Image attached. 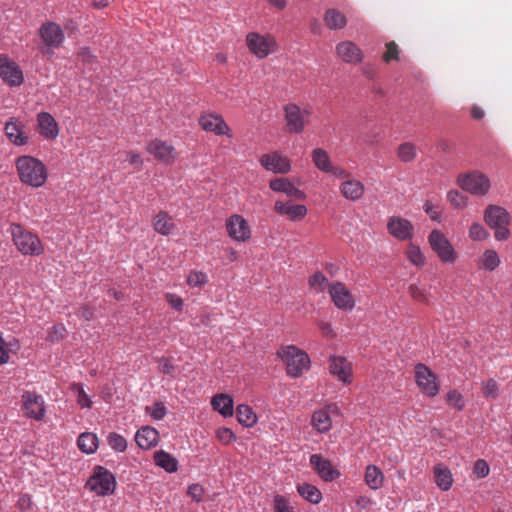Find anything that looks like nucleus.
Segmentation results:
<instances>
[{"label":"nucleus","instance_id":"34","mask_svg":"<svg viewBox=\"0 0 512 512\" xmlns=\"http://www.w3.org/2000/svg\"><path fill=\"white\" fill-rule=\"evenodd\" d=\"M236 417L238 422L244 427H253L257 423L256 413L250 406L245 404L237 406Z\"/></svg>","mask_w":512,"mask_h":512},{"label":"nucleus","instance_id":"24","mask_svg":"<svg viewBox=\"0 0 512 512\" xmlns=\"http://www.w3.org/2000/svg\"><path fill=\"white\" fill-rule=\"evenodd\" d=\"M37 129L46 139H55L59 134V127L53 116L47 112L37 115Z\"/></svg>","mask_w":512,"mask_h":512},{"label":"nucleus","instance_id":"19","mask_svg":"<svg viewBox=\"0 0 512 512\" xmlns=\"http://www.w3.org/2000/svg\"><path fill=\"white\" fill-rule=\"evenodd\" d=\"M274 211L282 216H286L290 221H300L307 215V207L302 204H294L291 200H277L274 205Z\"/></svg>","mask_w":512,"mask_h":512},{"label":"nucleus","instance_id":"10","mask_svg":"<svg viewBox=\"0 0 512 512\" xmlns=\"http://www.w3.org/2000/svg\"><path fill=\"white\" fill-rule=\"evenodd\" d=\"M88 484L90 485V489L97 495L105 496L114 492L116 487V480L110 471L101 466H98L96 467L95 473L90 478Z\"/></svg>","mask_w":512,"mask_h":512},{"label":"nucleus","instance_id":"8","mask_svg":"<svg viewBox=\"0 0 512 512\" xmlns=\"http://www.w3.org/2000/svg\"><path fill=\"white\" fill-rule=\"evenodd\" d=\"M146 151L152 155L157 161L172 165L178 158V151L168 141L156 138L147 143Z\"/></svg>","mask_w":512,"mask_h":512},{"label":"nucleus","instance_id":"54","mask_svg":"<svg viewBox=\"0 0 512 512\" xmlns=\"http://www.w3.org/2000/svg\"><path fill=\"white\" fill-rule=\"evenodd\" d=\"M165 299L168 304L175 310L181 311L183 308V299L174 293H166Z\"/></svg>","mask_w":512,"mask_h":512},{"label":"nucleus","instance_id":"56","mask_svg":"<svg viewBox=\"0 0 512 512\" xmlns=\"http://www.w3.org/2000/svg\"><path fill=\"white\" fill-rule=\"evenodd\" d=\"M509 224H503L499 226L492 227L495 230L494 237L498 241H504L509 238L510 231L508 229Z\"/></svg>","mask_w":512,"mask_h":512},{"label":"nucleus","instance_id":"52","mask_svg":"<svg viewBox=\"0 0 512 512\" xmlns=\"http://www.w3.org/2000/svg\"><path fill=\"white\" fill-rule=\"evenodd\" d=\"M274 512H293V508L290 506L289 501L282 495H276L274 497Z\"/></svg>","mask_w":512,"mask_h":512},{"label":"nucleus","instance_id":"6","mask_svg":"<svg viewBox=\"0 0 512 512\" xmlns=\"http://www.w3.org/2000/svg\"><path fill=\"white\" fill-rule=\"evenodd\" d=\"M246 44L249 51L259 59L268 57L278 49L277 41L271 34L250 32L246 36Z\"/></svg>","mask_w":512,"mask_h":512},{"label":"nucleus","instance_id":"5","mask_svg":"<svg viewBox=\"0 0 512 512\" xmlns=\"http://www.w3.org/2000/svg\"><path fill=\"white\" fill-rule=\"evenodd\" d=\"M457 184L462 190L476 196L486 195L491 188L489 177L477 170L459 174Z\"/></svg>","mask_w":512,"mask_h":512},{"label":"nucleus","instance_id":"13","mask_svg":"<svg viewBox=\"0 0 512 512\" xmlns=\"http://www.w3.org/2000/svg\"><path fill=\"white\" fill-rule=\"evenodd\" d=\"M226 232L236 242H245L251 238V230L247 221L240 215H232L226 222Z\"/></svg>","mask_w":512,"mask_h":512},{"label":"nucleus","instance_id":"37","mask_svg":"<svg viewBox=\"0 0 512 512\" xmlns=\"http://www.w3.org/2000/svg\"><path fill=\"white\" fill-rule=\"evenodd\" d=\"M298 493L307 501L318 504L322 500L321 491L314 485L302 483L297 485Z\"/></svg>","mask_w":512,"mask_h":512},{"label":"nucleus","instance_id":"50","mask_svg":"<svg viewBox=\"0 0 512 512\" xmlns=\"http://www.w3.org/2000/svg\"><path fill=\"white\" fill-rule=\"evenodd\" d=\"M326 282H327V278L320 271L315 272L309 278V285L318 291L324 290V286H325Z\"/></svg>","mask_w":512,"mask_h":512},{"label":"nucleus","instance_id":"46","mask_svg":"<svg viewBox=\"0 0 512 512\" xmlns=\"http://www.w3.org/2000/svg\"><path fill=\"white\" fill-rule=\"evenodd\" d=\"M407 256L410 262L416 266L425 264V257L417 246L411 245L407 250Z\"/></svg>","mask_w":512,"mask_h":512},{"label":"nucleus","instance_id":"31","mask_svg":"<svg viewBox=\"0 0 512 512\" xmlns=\"http://www.w3.org/2000/svg\"><path fill=\"white\" fill-rule=\"evenodd\" d=\"M434 478L436 485L443 491L449 490L453 484L450 469L442 463L434 466Z\"/></svg>","mask_w":512,"mask_h":512},{"label":"nucleus","instance_id":"39","mask_svg":"<svg viewBox=\"0 0 512 512\" xmlns=\"http://www.w3.org/2000/svg\"><path fill=\"white\" fill-rule=\"evenodd\" d=\"M314 165L322 172L327 173L329 168L333 165L329 154L322 148H315L311 154Z\"/></svg>","mask_w":512,"mask_h":512},{"label":"nucleus","instance_id":"53","mask_svg":"<svg viewBox=\"0 0 512 512\" xmlns=\"http://www.w3.org/2000/svg\"><path fill=\"white\" fill-rule=\"evenodd\" d=\"M398 46L397 44L392 41L386 44V52L383 55V60L385 62H390L391 60H397L398 59Z\"/></svg>","mask_w":512,"mask_h":512},{"label":"nucleus","instance_id":"41","mask_svg":"<svg viewBox=\"0 0 512 512\" xmlns=\"http://www.w3.org/2000/svg\"><path fill=\"white\" fill-rule=\"evenodd\" d=\"M107 440L110 447L115 451L124 452L127 448L126 439L118 433H110L107 437Z\"/></svg>","mask_w":512,"mask_h":512},{"label":"nucleus","instance_id":"61","mask_svg":"<svg viewBox=\"0 0 512 512\" xmlns=\"http://www.w3.org/2000/svg\"><path fill=\"white\" fill-rule=\"evenodd\" d=\"M423 208L432 220L437 221L440 219V211L431 201H426Z\"/></svg>","mask_w":512,"mask_h":512},{"label":"nucleus","instance_id":"16","mask_svg":"<svg viewBox=\"0 0 512 512\" xmlns=\"http://www.w3.org/2000/svg\"><path fill=\"white\" fill-rule=\"evenodd\" d=\"M387 230L397 240L406 241L412 238L414 227L409 220L399 216H392L388 219Z\"/></svg>","mask_w":512,"mask_h":512},{"label":"nucleus","instance_id":"63","mask_svg":"<svg viewBox=\"0 0 512 512\" xmlns=\"http://www.w3.org/2000/svg\"><path fill=\"white\" fill-rule=\"evenodd\" d=\"M77 316L80 317L81 319H84L86 321H89L93 318L94 316V312L93 310L86 306V305H83L81 307H79L77 309V312H76Z\"/></svg>","mask_w":512,"mask_h":512},{"label":"nucleus","instance_id":"44","mask_svg":"<svg viewBox=\"0 0 512 512\" xmlns=\"http://www.w3.org/2000/svg\"><path fill=\"white\" fill-rule=\"evenodd\" d=\"M446 401L450 406L456 408L459 411L462 410L465 406L463 396L456 390H451L447 393Z\"/></svg>","mask_w":512,"mask_h":512},{"label":"nucleus","instance_id":"62","mask_svg":"<svg viewBox=\"0 0 512 512\" xmlns=\"http://www.w3.org/2000/svg\"><path fill=\"white\" fill-rule=\"evenodd\" d=\"M126 159L131 165H135L138 170L142 168L143 160L139 153L134 151H128L126 153Z\"/></svg>","mask_w":512,"mask_h":512},{"label":"nucleus","instance_id":"20","mask_svg":"<svg viewBox=\"0 0 512 512\" xmlns=\"http://www.w3.org/2000/svg\"><path fill=\"white\" fill-rule=\"evenodd\" d=\"M330 373L339 381L350 384L352 381V365L342 356H332L329 364Z\"/></svg>","mask_w":512,"mask_h":512},{"label":"nucleus","instance_id":"32","mask_svg":"<svg viewBox=\"0 0 512 512\" xmlns=\"http://www.w3.org/2000/svg\"><path fill=\"white\" fill-rule=\"evenodd\" d=\"M199 124L207 132H214L217 135L224 133V121L221 116L214 114L202 115L199 119Z\"/></svg>","mask_w":512,"mask_h":512},{"label":"nucleus","instance_id":"26","mask_svg":"<svg viewBox=\"0 0 512 512\" xmlns=\"http://www.w3.org/2000/svg\"><path fill=\"white\" fill-rule=\"evenodd\" d=\"M5 134L10 142L17 146L26 145L28 136L24 131V126L16 118H11L5 125Z\"/></svg>","mask_w":512,"mask_h":512},{"label":"nucleus","instance_id":"55","mask_svg":"<svg viewBox=\"0 0 512 512\" xmlns=\"http://www.w3.org/2000/svg\"><path fill=\"white\" fill-rule=\"evenodd\" d=\"M473 470L474 473L480 478L486 477L490 471L486 461L481 459L475 462Z\"/></svg>","mask_w":512,"mask_h":512},{"label":"nucleus","instance_id":"15","mask_svg":"<svg viewBox=\"0 0 512 512\" xmlns=\"http://www.w3.org/2000/svg\"><path fill=\"white\" fill-rule=\"evenodd\" d=\"M22 402L26 416L35 420H42L45 415V406L41 395H38L35 392L26 391L22 395Z\"/></svg>","mask_w":512,"mask_h":512},{"label":"nucleus","instance_id":"22","mask_svg":"<svg viewBox=\"0 0 512 512\" xmlns=\"http://www.w3.org/2000/svg\"><path fill=\"white\" fill-rule=\"evenodd\" d=\"M269 187L274 192L284 193L296 200H304L306 198L305 193L298 189L288 178H275L270 181Z\"/></svg>","mask_w":512,"mask_h":512},{"label":"nucleus","instance_id":"48","mask_svg":"<svg viewBox=\"0 0 512 512\" xmlns=\"http://www.w3.org/2000/svg\"><path fill=\"white\" fill-rule=\"evenodd\" d=\"M447 199L455 208H462L466 205L467 197L457 190L447 193Z\"/></svg>","mask_w":512,"mask_h":512},{"label":"nucleus","instance_id":"64","mask_svg":"<svg viewBox=\"0 0 512 512\" xmlns=\"http://www.w3.org/2000/svg\"><path fill=\"white\" fill-rule=\"evenodd\" d=\"M159 369L164 374H172L175 370L174 365L166 358L159 360Z\"/></svg>","mask_w":512,"mask_h":512},{"label":"nucleus","instance_id":"43","mask_svg":"<svg viewBox=\"0 0 512 512\" xmlns=\"http://www.w3.org/2000/svg\"><path fill=\"white\" fill-rule=\"evenodd\" d=\"M482 392L484 397L495 399L498 397L499 388L498 384L494 379H488L482 383Z\"/></svg>","mask_w":512,"mask_h":512},{"label":"nucleus","instance_id":"51","mask_svg":"<svg viewBox=\"0 0 512 512\" xmlns=\"http://www.w3.org/2000/svg\"><path fill=\"white\" fill-rule=\"evenodd\" d=\"M146 412L149 413L154 420H161L166 415V407L163 403L156 402L152 407H146Z\"/></svg>","mask_w":512,"mask_h":512},{"label":"nucleus","instance_id":"12","mask_svg":"<svg viewBox=\"0 0 512 512\" xmlns=\"http://www.w3.org/2000/svg\"><path fill=\"white\" fill-rule=\"evenodd\" d=\"M0 78L10 87H18L24 82L23 72L18 64L4 54H0Z\"/></svg>","mask_w":512,"mask_h":512},{"label":"nucleus","instance_id":"1","mask_svg":"<svg viewBox=\"0 0 512 512\" xmlns=\"http://www.w3.org/2000/svg\"><path fill=\"white\" fill-rule=\"evenodd\" d=\"M16 169L20 181L33 188L42 187L47 181L48 171L45 164L33 156L18 157Z\"/></svg>","mask_w":512,"mask_h":512},{"label":"nucleus","instance_id":"30","mask_svg":"<svg viewBox=\"0 0 512 512\" xmlns=\"http://www.w3.org/2000/svg\"><path fill=\"white\" fill-rule=\"evenodd\" d=\"M364 481L372 490L380 489L384 484V474L376 465H368L365 469Z\"/></svg>","mask_w":512,"mask_h":512},{"label":"nucleus","instance_id":"49","mask_svg":"<svg viewBox=\"0 0 512 512\" xmlns=\"http://www.w3.org/2000/svg\"><path fill=\"white\" fill-rule=\"evenodd\" d=\"M408 293L415 301L421 303H428V297L425 290L418 286L417 284H411L408 287Z\"/></svg>","mask_w":512,"mask_h":512},{"label":"nucleus","instance_id":"4","mask_svg":"<svg viewBox=\"0 0 512 512\" xmlns=\"http://www.w3.org/2000/svg\"><path fill=\"white\" fill-rule=\"evenodd\" d=\"M39 36L43 41L41 53L47 57H52L54 49L60 48L65 40V34L61 26L51 21H47L40 26Z\"/></svg>","mask_w":512,"mask_h":512},{"label":"nucleus","instance_id":"23","mask_svg":"<svg viewBox=\"0 0 512 512\" xmlns=\"http://www.w3.org/2000/svg\"><path fill=\"white\" fill-rule=\"evenodd\" d=\"M339 192L346 200L356 202L363 197L365 186L360 180L350 178L340 183Z\"/></svg>","mask_w":512,"mask_h":512},{"label":"nucleus","instance_id":"7","mask_svg":"<svg viewBox=\"0 0 512 512\" xmlns=\"http://www.w3.org/2000/svg\"><path fill=\"white\" fill-rule=\"evenodd\" d=\"M428 242L442 263L452 264L456 261L457 252L441 231L432 230L428 236Z\"/></svg>","mask_w":512,"mask_h":512},{"label":"nucleus","instance_id":"21","mask_svg":"<svg viewBox=\"0 0 512 512\" xmlns=\"http://www.w3.org/2000/svg\"><path fill=\"white\" fill-rule=\"evenodd\" d=\"M338 57L345 63L358 64L363 59L361 49L352 41H342L336 46Z\"/></svg>","mask_w":512,"mask_h":512},{"label":"nucleus","instance_id":"29","mask_svg":"<svg viewBox=\"0 0 512 512\" xmlns=\"http://www.w3.org/2000/svg\"><path fill=\"white\" fill-rule=\"evenodd\" d=\"M500 263V257L493 249H486L476 260L477 267L486 271H494Z\"/></svg>","mask_w":512,"mask_h":512},{"label":"nucleus","instance_id":"47","mask_svg":"<svg viewBox=\"0 0 512 512\" xmlns=\"http://www.w3.org/2000/svg\"><path fill=\"white\" fill-rule=\"evenodd\" d=\"M72 389L77 393V402L82 408H90L92 401L81 384H73Z\"/></svg>","mask_w":512,"mask_h":512},{"label":"nucleus","instance_id":"3","mask_svg":"<svg viewBox=\"0 0 512 512\" xmlns=\"http://www.w3.org/2000/svg\"><path fill=\"white\" fill-rule=\"evenodd\" d=\"M9 230L15 246L23 255L37 256L43 253L44 247L36 234L17 223H12Z\"/></svg>","mask_w":512,"mask_h":512},{"label":"nucleus","instance_id":"33","mask_svg":"<svg viewBox=\"0 0 512 512\" xmlns=\"http://www.w3.org/2000/svg\"><path fill=\"white\" fill-rule=\"evenodd\" d=\"M311 425L319 433H326L331 429L332 420L327 410L319 409L312 414Z\"/></svg>","mask_w":512,"mask_h":512},{"label":"nucleus","instance_id":"18","mask_svg":"<svg viewBox=\"0 0 512 512\" xmlns=\"http://www.w3.org/2000/svg\"><path fill=\"white\" fill-rule=\"evenodd\" d=\"M260 164L273 173L285 174L291 169L290 160L277 152L264 154L260 158Z\"/></svg>","mask_w":512,"mask_h":512},{"label":"nucleus","instance_id":"40","mask_svg":"<svg viewBox=\"0 0 512 512\" xmlns=\"http://www.w3.org/2000/svg\"><path fill=\"white\" fill-rule=\"evenodd\" d=\"M417 155L416 146L413 143L405 142L398 147L397 156L403 162H411Z\"/></svg>","mask_w":512,"mask_h":512},{"label":"nucleus","instance_id":"17","mask_svg":"<svg viewBox=\"0 0 512 512\" xmlns=\"http://www.w3.org/2000/svg\"><path fill=\"white\" fill-rule=\"evenodd\" d=\"M310 465L326 482L334 481L340 476V472L333 467L332 463L320 454L310 456Z\"/></svg>","mask_w":512,"mask_h":512},{"label":"nucleus","instance_id":"35","mask_svg":"<svg viewBox=\"0 0 512 512\" xmlns=\"http://www.w3.org/2000/svg\"><path fill=\"white\" fill-rule=\"evenodd\" d=\"M154 462L157 466L163 468L169 473L176 472L178 469L177 460L163 450L157 451L154 454Z\"/></svg>","mask_w":512,"mask_h":512},{"label":"nucleus","instance_id":"60","mask_svg":"<svg viewBox=\"0 0 512 512\" xmlns=\"http://www.w3.org/2000/svg\"><path fill=\"white\" fill-rule=\"evenodd\" d=\"M187 493L193 500L200 501L202 499L204 489L199 484H192L188 487Z\"/></svg>","mask_w":512,"mask_h":512},{"label":"nucleus","instance_id":"59","mask_svg":"<svg viewBox=\"0 0 512 512\" xmlns=\"http://www.w3.org/2000/svg\"><path fill=\"white\" fill-rule=\"evenodd\" d=\"M80 60L87 65H93L96 61V57L91 53L90 49L84 47L78 54Z\"/></svg>","mask_w":512,"mask_h":512},{"label":"nucleus","instance_id":"45","mask_svg":"<svg viewBox=\"0 0 512 512\" xmlns=\"http://www.w3.org/2000/svg\"><path fill=\"white\" fill-rule=\"evenodd\" d=\"M208 282V277L205 273L199 271H192L187 277V283L191 287H201Z\"/></svg>","mask_w":512,"mask_h":512},{"label":"nucleus","instance_id":"25","mask_svg":"<svg viewBox=\"0 0 512 512\" xmlns=\"http://www.w3.org/2000/svg\"><path fill=\"white\" fill-rule=\"evenodd\" d=\"M510 214L508 211L497 205H489L484 212V220L486 224L492 228L495 226L510 224Z\"/></svg>","mask_w":512,"mask_h":512},{"label":"nucleus","instance_id":"27","mask_svg":"<svg viewBox=\"0 0 512 512\" xmlns=\"http://www.w3.org/2000/svg\"><path fill=\"white\" fill-rule=\"evenodd\" d=\"M135 441L141 449L155 447L159 441L158 431L150 426H143L136 432Z\"/></svg>","mask_w":512,"mask_h":512},{"label":"nucleus","instance_id":"42","mask_svg":"<svg viewBox=\"0 0 512 512\" xmlns=\"http://www.w3.org/2000/svg\"><path fill=\"white\" fill-rule=\"evenodd\" d=\"M489 236V233L480 223H473L469 228V237L473 241H482Z\"/></svg>","mask_w":512,"mask_h":512},{"label":"nucleus","instance_id":"11","mask_svg":"<svg viewBox=\"0 0 512 512\" xmlns=\"http://www.w3.org/2000/svg\"><path fill=\"white\" fill-rule=\"evenodd\" d=\"M284 112L288 131L296 134L303 132L310 116V111L308 109H301L294 103H289L284 107Z\"/></svg>","mask_w":512,"mask_h":512},{"label":"nucleus","instance_id":"38","mask_svg":"<svg viewBox=\"0 0 512 512\" xmlns=\"http://www.w3.org/2000/svg\"><path fill=\"white\" fill-rule=\"evenodd\" d=\"M325 23L333 30L342 29L346 26L347 19L344 14L336 9H329L325 13Z\"/></svg>","mask_w":512,"mask_h":512},{"label":"nucleus","instance_id":"57","mask_svg":"<svg viewBox=\"0 0 512 512\" xmlns=\"http://www.w3.org/2000/svg\"><path fill=\"white\" fill-rule=\"evenodd\" d=\"M213 409L224 416V393H218L211 400Z\"/></svg>","mask_w":512,"mask_h":512},{"label":"nucleus","instance_id":"58","mask_svg":"<svg viewBox=\"0 0 512 512\" xmlns=\"http://www.w3.org/2000/svg\"><path fill=\"white\" fill-rule=\"evenodd\" d=\"M327 173H331L336 178L342 179L343 181L351 178L350 177L351 176L350 173L347 170H345L344 168L340 167V166L332 165L329 168V170L327 171Z\"/></svg>","mask_w":512,"mask_h":512},{"label":"nucleus","instance_id":"9","mask_svg":"<svg viewBox=\"0 0 512 512\" xmlns=\"http://www.w3.org/2000/svg\"><path fill=\"white\" fill-rule=\"evenodd\" d=\"M415 381L421 392L427 397H435L439 392L436 375L425 364L418 363L415 368Z\"/></svg>","mask_w":512,"mask_h":512},{"label":"nucleus","instance_id":"28","mask_svg":"<svg viewBox=\"0 0 512 512\" xmlns=\"http://www.w3.org/2000/svg\"><path fill=\"white\" fill-rule=\"evenodd\" d=\"M154 230L164 236L172 234L176 225L173 217L166 211H159L152 220Z\"/></svg>","mask_w":512,"mask_h":512},{"label":"nucleus","instance_id":"14","mask_svg":"<svg viewBox=\"0 0 512 512\" xmlns=\"http://www.w3.org/2000/svg\"><path fill=\"white\" fill-rule=\"evenodd\" d=\"M329 294L334 305L342 310H352L355 300L351 292L341 282H335L329 287Z\"/></svg>","mask_w":512,"mask_h":512},{"label":"nucleus","instance_id":"2","mask_svg":"<svg viewBox=\"0 0 512 512\" xmlns=\"http://www.w3.org/2000/svg\"><path fill=\"white\" fill-rule=\"evenodd\" d=\"M277 354L285 363L287 374L291 377L298 378L310 368L308 354L295 345L283 346Z\"/></svg>","mask_w":512,"mask_h":512},{"label":"nucleus","instance_id":"36","mask_svg":"<svg viewBox=\"0 0 512 512\" xmlns=\"http://www.w3.org/2000/svg\"><path fill=\"white\" fill-rule=\"evenodd\" d=\"M77 445L82 452L92 454L98 447V437L96 434L91 432L82 433L78 437Z\"/></svg>","mask_w":512,"mask_h":512}]
</instances>
